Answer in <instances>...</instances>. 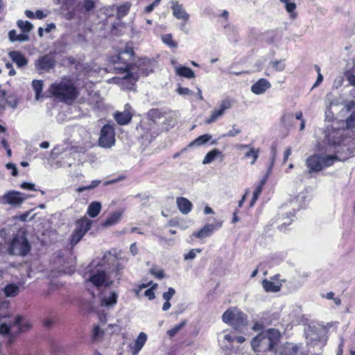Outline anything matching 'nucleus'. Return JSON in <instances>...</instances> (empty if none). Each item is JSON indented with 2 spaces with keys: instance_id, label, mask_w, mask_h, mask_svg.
Segmentation results:
<instances>
[{
  "instance_id": "nucleus-48",
  "label": "nucleus",
  "mask_w": 355,
  "mask_h": 355,
  "mask_svg": "<svg viewBox=\"0 0 355 355\" xmlns=\"http://www.w3.org/2000/svg\"><path fill=\"white\" fill-rule=\"evenodd\" d=\"M83 7L86 11H90L94 8V3L92 0H85L83 1Z\"/></svg>"
},
{
  "instance_id": "nucleus-32",
  "label": "nucleus",
  "mask_w": 355,
  "mask_h": 355,
  "mask_svg": "<svg viewBox=\"0 0 355 355\" xmlns=\"http://www.w3.org/2000/svg\"><path fill=\"white\" fill-rule=\"evenodd\" d=\"M211 138V135L205 134L203 135H201L196 138L192 143H191L190 146H200L205 144H206L207 141H209Z\"/></svg>"
},
{
  "instance_id": "nucleus-28",
  "label": "nucleus",
  "mask_w": 355,
  "mask_h": 355,
  "mask_svg": "<svg viewBox=\"0 0 355 355\" xmlns=\"http://www.w3.org/2000/svg\"><path fill=\"white\" fill-rule=\"evenodd\" d=\"M279 1L284 4L285 9L290 14L291 18H295L297 14L295 12L296 9V4L293 0H279Z\"/></svg>"
},
{
  "instance_id": "nucleus-37",
  "label": "nucleus",
  "mask_w": 355,
  "mask_h": 355,
  "mask_svg": "<svg viewBox=\"0 0 355 355\" xmlns=\"http://www.w3.org/2000/svg\"><path fill=\"white\" fill-rule=\"evenodd\" d=\"M346 125L347 129V132L349 130H351L353 132H355V112H353L349 116H348L346 119Z\"/></svg>"
},
{
  "instance_id": "nucleus-36",
  "label": "nucleus",
  "mask_w": 355,
  "mask_h": 355,
  "mask_svg": "<svg viewBox=\"0 0 355 355\" xmlns=\"http://www.w3.org/2000/svg\"><path fill=\"white\" fill-rule=\"evenodd\" d=\"M162 40L165 44L171 49H176L178 47L177 42L173 40V37L171 34H165L162 35Z\"/></svg>"
},
{
  "instance_id": "nucleus-8",
  "label": "nucleus",
  "mask_w": 355,
  "mask_h": 355,
  "mask_svg": "<svg viewBox=\"0 0 355 355\" xmlns=\"http://www.w3.org/2000/svg\"><path fill=\"white\" fill-rule=\"evenodd\" d=\"M223 321L239 329L247 323V317L245 313L236 307L228 309L222 316Z\"/></svg>"
},
{
  "instance_id": "nucleus-61",
  "label": "nucleus",
  "mask_w": 355,
  "mask_h": 355,
  "mask_svg": "<svg viewBox=\"0 0 355 355\" xmlns=\"http://www.w3.org/2000/svg\"><path fill=\"white\" fill-rule=\"evenodd\" d=\"M275 160H274V158H270V164L268 166V171H267V173H268V175H270L273 166L275 164Z\"/></svg>"
},
{
  "instance_id": "nucleus-11",
  "label": "nucleus",
  "mask_w": 355,
  "mask_h": 355,
  "mask_svg": "<svg viewBox=\"0 0 355 355\" xmlns=\"http://www.w3.org/2000/svg\"><path fill=\"white\" fill-rule=\"evenodd\" d=\"M92 224V221L87 218H83L77 221L76 228L71 235V245H76L81 240L90 230Z\"/></svg>"
},
{
  "instance_id": "nucleus-17",
  "label": "nucleus",
  "mask_w": 355,
  "mask_h": 355,
  "mask_svg": "<svg viewBox=\"0 0 355 355\" xmlns=\"http://www.w3.org/2000/svg\"><path fill=\"white\" fill-rule=\"evenodd\" d=\"M280 275H276L271 277V279L276 281L278 280L279 282H275L270 280L264 279L262 282V286L264 290L266 292H278L281 289L282 283L284 282V279H279Z\"/></svg>"
},
{
  "instance_id": "nucleus-10",
  "label": "nucleus",
  "mask_w": 355,
  "mask_h": 355,
  "mask_svg": "<svg viewBox=\"0 0 355 355\" xmlns=\"http://www.w3.org/2000/svg\"><path fill=\"white\" fill-rule=\"evenodd\" d=\"M30 249L31 246L27 239L24 235H17L12 239L8 250L10 254L25 256Z\"/></svg>"
},
{
  "instance_id": "nucleus-43",
  "label": "nucleus",
  "mask_w": 355,
  "mask_h": 355,
  "mask_svg": "<svg viewBox=\"0 0 355 355\" xmlns=\"http://www.w3.org/2000/svg\"><path fill=\"white\" fill-rule=\"evenodd\" d=\"M241 132V130L239 128H236V125H232V128L223 137H234L238 135Z\"/></svg>"
},
{
  "instance_id": "nucleus-44",
  "label": "nucleus",
  "mask_w": 355,
  "mask_h": 355,
  "mask_svg": "<svg viewBox=\"0 0 355 355\" xmlns=\"http://www.w3.org/2000/svg\"><path fill=\"white\" fill-rule=\"evenodd\" d=\"M103 332L100 329L98 326H96L93 329L92 337L95 340L102 337Z\"/></svg>"
},
{
  "instance_id": "nucleus-24",
  "label": "nucleus",
  "mask_w": 355,
  "mask_h": 355,
  "mask_svg": "<svg viewBox=\"0 0 355 355\" xmlns=\"http://www.w3.org/2000/svg\"><path fill=\"white\" fill-rule=\"evenodd\" d=\"M176 203L180 211L183 214H189L192 209V203L186 198L179 197L176 199Z\"/></svg>"
},
{
  "instance_id": "nucleus-19",
  "label": "nucleus",
  "mask_w": 355,
  "mask_h": 355,
  "mask_svg": "<svg viewBox=\"0 0 355 355\" xmlns=\"http://www.w3.org/2000/svg\"><path fill=\"white\" fill-rule=\"evenodd\" d=\"M118 294L115 291L109 294H102L100 297L101 306L105 307H113L117 302Z\"/></svg>"
},
{
  "instance_id": "nucleus-34",
  "label": "nucleus",
  "mask_w": 355,
  "mask_h": 355,
  "mask_svg": "<svg viewBox=\"0 0 355 355\" xmlns=\"http://www.w3.org/2000/svg\"><path fill=\"white\" fill-rule=\"evenodd\" d=\"M17 24L18 27L24 33L30 32L33 28V24L28 21L18 20Z\"/></svg>"
},
{
  "instance_id": "nucleus-16",
  "label": "nucleus",
  "mask_w": 355,
  "mask_h": 355,
  "mask_svg": "<svg viewBox=\"0 0 355 355\" xmlns=\"http://www.w3.org/2000/svg\"><path fill=\"white\" fill-rule=\"evenodd\" d=\"M114 118L119 125H123L128 124L132 118L131 106L129 104H125L123 111L116 112L114 114Z\"/></svg>"
},
{
  "instance_id": "nucleus-7",
  "label": "nucleus",
  "mask_w": 355,
  "mask_h": 355,
  "mask_svg": "<svg viewBox=\"0 0 355 355\" xmlns=\"http://www.w3.org/2000/svg\"><path fill=\"white\" fill-rule=\"evenodd\" d=\"M337 159L336 155H313L306 159V164L309 172H318L332 166Z\"/></svg>"
},
{
  "instance_id": "nucleus-21",
  "label": "nucleus",
  "mask_w": 355,
  "mask_h": 355,
  "mask_svg": "<svg viewBox=\"0 0 355 355\" xmlns=\"http://www.w3.org/2000/svg\"><path fill=\"white\" fill-rule=\"evenodd\" d=\"M173 15L178 19L187 22L189 19V15L187 12L182 4L178 2L173 3L172 6Z\"/></svg>"
},
{
  "instance_id": "nucleus-41",
  "label": "nucleus",
  "mask_w": 355,
  "mask_h": 355,
  "mask_svg": "<svg viewBox=\"0 0 355 355\" xmlns=\"http://www.w3.org/2000/svg\"><path fill=\"white\" fill-rule=\"evenodd\" d=\"M202 250L200 248H196L191 250L188 253L184 254V259L193 260L196 257L197 253L201 252Z\"/></svg>"
},
{
  "instance_id": "nucleus-22",
  "label": "nucleus",
  "mask_w": 355,
  "mask_h": 355,
  "mask_svg": "<svg viewBox=\"0 0 355 355\" xmlns=\"http://www.w3.org/2000/svg\"><path fill=\"white\" fill-rule=\"evenodd\" d=\"M9 57L11 58L18 67H23L27 65L28 60L19 51H12L8 53Z\"/></svg>"
},
{
  "instance_id": "nucleus-49",
  "label": "nucleus",
  "mask_w": 355,
  "mask_h": 355,
  "mask_svg": "<svg viewBox=\"0 0 355 355\" xmlns=\"http://www.w3.org/2000/svg\"><path fill=\"white\" fill-rule=\"evenodd\" d=\"M293 216H294V214L290 213L289 215H288L286 218H283V220H285V221H284L279 225V229L280 230H283L284 226L290 225L291 223V221H292V219L291 218L293 217Z\"/></svg>"
},
{
  "instance_id": "nucleus-30",
  "label": "nucleus",
  "mask_w": 355,
  "mask_h": 355,
  "mask_svg": "<svg viewBox=\"0 0 355 355\" xmlns=\"http://www.w3.org/2000/svg\"><path fill=\"white\" fill-rule=\"evenodd\" d=\"M4 293L7 297H15L19 293V287L15 284L6 285L3 289Z\"/></svg>"
},
{
  "instance_id": "nucleus-55",
  "label": "nucleus",
  "mask_w": 355,
  "mask_h": 355,
  "mask_svg": "<svg viewBox=\"0 0 355 355\" xmlns=\"http://www.w3.org/2000/svg\"><path fill=\"white\" fill-rule=\"evenodd\" d=\"M263 187V186L258 184V186L255 189V191L253 193V195L259 198L262 192Z\"/></svg>"
},
{
  "instance_id": "nucleus-53",
  "label": "nucleus",
  "mask_w": 355,
  "mask_h": 355,
  "mask_svg": "<svg viewBox=\"0 0 355 355\" xmlns=\"http://www.w3.org/2000/svg\"><path fill=\"white\" fill-rule=\"evenodd\" d=\"M17 31L15 30L10 31L8 33V37L11 42L16 41V37H17Z\"/></svg>"
},
{
  "instance_id": "nucleus-46",
  "label": "nucleus",
  "mask_w": 355,
  "mask_h": 355,
  "mask_svg": "<svg viewBox=\"0 0 355 355\" xmlns=\"http://www.w3.org/2000/svg\"><path fill=\"white\" fill-rule=\"evenodd\" d=\"M35 185L33 183L31 182H23L20 184V188L26 190H31V191H37V189L35 188Z\"/></svg>"
},
{
  "instance_id": "nucleus-15",
  "label": "nucleus",
  "mask_w": 355,
  "mask_h": 355,
  "mask_svg": "<svg viewBox=\"0 0 355 355\" xmlns=\"http://www.w3.org/2000/svg\"><path fill=\"white\" fill-rule=\"evenodd\" d=\"M277 355H308L302 349V345H295L292 343H286L281 347L277 352Z\"/></svg>"
},
{
  "instance_id": "nucleus-20",
  "label": "nucleus",
  "mask_w": 355,
  "mask_h": 355,
  "mask_svg": "<svg viewBox=\"0 0 355 355\" xmlns=\"http://www.w3.org/2000/svg\"><path fill=\"white\" fill-rule=\"evenodd\" d=\"M271 87L270 83L265 78H261L251 86V91L257 95L263 94Z\"/></svg>"
},
{
  "instance_id": "nucleus-64",
  "label": "nucleus",
  "mask_w": 355,
  "mask_h": 355,
  "mask_svg": "<svg viewBox=\"0 0 355 355\" xmlns=\"http://www.w3.org/2000/svg\"><path fill=\"white\" fill-rule=\"evenodd\" d=\"M347 80L351 85L355 87V75H350L348 76Z\"/></svg>"
},
{
  "instance_id": "nucleus-5",
  "label": "nucleus",
  "mask_w": 355,
  "mask_h": 355,
  "mask_svg": "<svg viewBox=\"0 0 355 355\" xmlns=\"http://www.w3.org/2000/svg\"><path fill=\"white\" fill-rule=\"evenodd\" d=\"M50 90L53 95L68 104L72 103L78 96L76 89L69 81L53 83L51 85Z\"/></svg>"
},
{
  "instance_id": "nucleus-31",
  "label": "nucleus",
  "mask_w": 355,
  "mask_h": 355,
  "mask_svg": "<svg viewBox=\"0 0 355 355\" xmlns=\"http://www.w3.org/2000/svg\"><path fill=\"white\" fill-rule=\"evenodd\" d=\"M68 144H62L55 146L51 150V157L53 158L64 153L67 149Z\"/></svg>"
},
{
  "instance_id": "nucleus-3",
  "label": "nucleus",
  "mask_w": 355,
  "mask_h": 355,
  "mask_svg": "<svg viewBox=\"0 0 355 355\" xmlns=\"http://www.w3.org/2000/svg\"><path fill=\"white\" fill-rule=\"evenodd\" d=\"M280 336L278 329H268L255 336L251 345L254 352H267L272 350L277 345Z\"/></svg>"
},
{
  "instance_id": "nucleus-45",
  "label": "nucleus",
  "mask_w": 355,
  "mask_h": 355,
  "mask_svg": "<svg viewBox=\"0 0 355 355\" xmlns=\"http://www.w3.org/2000/svg\"><path fill=\"white\" fill-rule=\"evenodd\" d=\"M175 293V290L173 288H169L167 292L163 293V299L166 301H169Z\"/></svg>"
},
{
  "instance_id": "nucleus-60",
  "label": "nucleus",
  "mask_w": 355,
  "mask_h": 355,
  "mask_svg": "<svg viewBox=\"0 0 355 355\" xmlns=\"http://www.w3.org/2000/svg\"><path fill=\"white\" fill-rule=\"evenodd\" d=\"M100 180H93L89 185H88L89 190L93 189L98 186Z\"/></svg>"
},
{
  "instance_id": "nucleus-39",
  "label": "nucleus",
  "mask_w": 355,
  "mask_h": 355,
  "mask_svg": "<svg viewBox=\"0 0 355 355\" xmlns=\"http://www.w3.org/2000/svg\"><path fill=\"white\" fill-rule=\"evenodd\" d=\"M150 273L158 279H162L165 276L164 270L157 266L152 267L150 269Z\"/></svg>"
},
{
  "instance_id": "nucleus-27",
  "label": "nucleus",
  "mask_w": 355,
  "mask_h": 355,
  "mask_svg": "<svg viewBox=\"0 0 355 355\" xmlns=\"http://www.w3.org/2000/svg\"><path fill=\"white\" fill-rule=\"evenodd\" d=\"M101 210V202L97 201H93L89 205L87 213L90 217L95 218L99 214Z\"/></svg>"
},
{
  "instance_id": "nucleus-52",
  "label": "nucleus",
  "mask_w": 355,
  "mask_h": 355,
  "mask_svg": "<svg viewBox=\"0 0 355 355\" xmlns=\"http://www.w3.org/2000/svg\"><path fill=\"white\" fill-rule=\"evenodd\" d=\"M29 40V37L24 34L22 33V34H19L17 35V37H16V41H19V42H26V41H28Z\"/></svg>"
},
{
  "instance_id": "nucleus-59",
  "label": "nucleus",
  "mask_w": 355,
  "mask_h": 355,
  "mask_svg": "<svg viewBox=\"0 0 355 355\" xmlns=\"http://www.w3.org/2000/svg\"><path fill=\"white\" fill-rule=\"evenodd\" d=\"M322 80H323L322 75L321 74V73H318L317 80H316L315 83H314V85H313L312 89L318 86V85L322 83Z\"/></svg>"
},
{
  "instance_id": "nucleus-1",
  "label": "nucleus",
  "mask_w": 355,
  "mask_h": 355,
  "mask_svg": "<svg viewBox=\"0 0 355 355\" xmlns=\"http://www.w3.org/2000/svg\"><path fill=\"white\" fill-rule=\"evenodd\" d=\"M134 55L133 49L131 46L126 45L124 49L121 50L117 55L111 58V62L113 63H122V67H115L116 73H125V75L123 79L128 81L132 86L138 80L140 75L146 76L148 72L146 71L143 68L139 69V72H134L133 69L130 70L128 62L130 61Z\"/></svg>"
},
{
  "instance_id": "nucleus-58",
  "label": "nucleus",
  "mask_w": 355,
  "mask_h": 355,
  "mask_svg": "<svg viewBox=\"0 0 355 355\" xmlns=\"http://www.w3.org/2000/svg\"><path fill=\"white\" fill-rule=\"evenodd\" d=\"M291 154V148L290 147H288L284 152V159H283L284 163H285L288 160Z\"/></svg>"
},
{
  "instance_id": "nucleus-54",
  "label": "nucleus",
  "mask_w": 355,
  "mask_h": 355,
  "mask_svg": "<svg viewBox=\"0 0 355 355\" xmlns=\"http://www.w3.org/2000/svg\"><path fill=\"white\" fill-rule=\"evenodd\" d=\"M76 17L75 10L69 11L64 15V18L67 20H71L74 19Z\"/></svg>"
},
{
  "instance_id": "nucleus-42",
  "label": "nucleus",
  "mask_w": 355,
  "mask_h": 355,
  "mask_svg": "<svg viewBox=\"0 0 355 355\" xmlns=\"http://www.w3.org/2000/svg\"><path fill=\"white\" fill-rule=\"evenodd\" d=\"M270 64L274 68L276 71H282L285 69V64H284L282 60H275L271 61Z\"/></svg>"
},
{
  "instance_id": "nucleus-2",
  "label": "nucleus",
  "mask_w": 355,
  "mask_h": 355,
  "mask_svg": "<svg viewBox=\"0 0 355 355\" xmlns=\"http://www.w3.org/2000/svg\"><path fill=\"white\" fill-rule=\"evenodd\" d=\"M83 278L88 290L92 286L98 289L101 287L110 286L113 284V280L110 279L107 272L106 266L102 264L89 265L83 274Z\"/></svg>"
},
{
  "instance_id": "nucleus-62",
  "label": "nucleus",
  "mask_w": 355,
  "mask_h": 355,
  "mask_svg": "<svg viewBox=\"0 0 355 355\" xmlns=\"http://www.w3.org/2000/svg\"><path fill=\"white\" fill-rule=\"evenodd\" d=\"M123 266L122 265L119 264V263H117V265L116 266V276L117 277V279H120V278H121V277H120L119 272H120L121 270H123Z\"/></svg>"
},
{
  "instance_id": "nucleus-29",
  "label": "nucleus",
  "mask_w": 355,
  "mask_h": 355,
  "mask_svg": "<svg viewBox=\"0 0 355 355\" xmlns=\"http://www.w3.org/2000/svg\"><path fill=\"white\" fill-rule=\"evenodd\" d=\"M223 156V153L218 149H213L207 153L204 159L202 160L203 164H207L212 162L217 157Z\"/></svg>"
},
{
  "instance_id": "nucleus-18",
  "label": "nucleus",
  "mask_w": 355,
  "mask_h": 355,
  "mask_svg": "<svg viewBox=\"0 0 355 355\" xmlns=\"http://www.w3.org/2000/svg\"><path fill=\"white\" fill-rule=\"evenodd\" d=\"M221 226H222L221 222L217 223L216 225L207 224L198 232H193V236L196 238L201 239L207 238L208 236H210L212 234L215 228H216V227L220 228Z\"/></svg>"
},
{
  "instance_id": "nucleus-57",
  "label": "nucleus",
  "mask_w": 355,
  "mask_h": 355,
  "mask_svg": "<svg viewBox=\"0 0 355 355\" xmlns=\"http://www.w3.org/2000/svg\"><path fill=\"white\" fill-rule=\"evenodd\" d=\"M46 17V15L44 14V12L40 10H37L35 13V17L39 19H42Z\"/></svg>"
},
{
  "instance_id": "nucleus-51",
  "label": "nucleus",
  "mask_w": 355,
  "mask_h": 355,
  "mask_svg": "<svg viewBox=\"0 0 355 355\" xmlns=\"http://www.w3.org/2000/svg\"><path fill=\"white\" fill-rule=\"evenodd\" d=\"M144 295L150 300H153L155 297V293L153 291V289L149 288L144 292Z\"/></svg>"
},
{
  "instance_id": "nucleus-26",
  "label": "nucleus",
  "mask_w": 355,
  "mask_h": 355,
  "mask_svg": "<svg viewBox=\"0 0 355 355\" xmlns=\"http://www.w3.org/2000/svg\"><path fill=\"white\" fill-rule=\"evenodd\" d=\"M175 74L179 76L184 77L189 79L193 78L195 77V74L193 70L184 66H176L175 67Z\"/></svg>"
},
{
  "instance_id": "nucleus-14",
  "label": "nucleus",
  "mask_w": 355,
  "mask_h": 355,
  "mask_svg": "<svg viewBox=\"0 0 355 355\" xmlns=\"http://www.w3.org/2000/svg\"><path fill=\"white\" fill-rule=\"evenodd\" d=\"M55 65V57L51 54L41 56L35 62V68L40 73L49 72Z\"/></svg>"
},
{
  "instance_id": "nucleus-38",
  "label": "nucleus",
  "mask_w": 355,
  "mask_h": 355,
  "mask_svg": "<svg viewBox=\"0 0 355 355\" xmlns=\"http://www.w3.org/2000/svg\"><path fill=\"white\" fill-rule=\"evenodd\" d=\"M259 149L250 148V150H248L245 154L244 157L245 158L252 157V160L250 162V164L252 165H253L255 163V162L257 161V158L259 157Z\"/></svg>"
},
{
  "instance_id": "nucleus-12",
  "label": "nucleus",
  "mask_w": 355,
  "mask_h": 355,
  "mask_svg": "<svg viewBox=\"0 0 355 355\" xmlns=\"http://www.w3.org/2000/svg\"><path fill=\"white\" fill-rule=\"evenodd\" d=\"M115 144V132L112 125L106 124L103 126L98 139V145L105 148H110Z\"/></svg>"
},
{
  "instance_id": "nucleus-35",
  "label": "nucleus",
  "mask_w": 355,
  "mask_h": 355,
  "mask_svg": "<svg viewBox=\"0 0 355 355\" xmlns=\"http://www.w3.org/2000/svg\"><path fill=\"white\" fill-rule=\"evenodd\" d=\"M32 86L35 92V98L38 100L40 98V93L43 88V81L40 80H34L32 82Z\"/></svg>"
},
{
  "instance_id": "nucleus-63",
  "label": "nucleus",
  "mask_w": 355,
  "mask_h": 355,
  "mask_svg": "<svg viewBox=\"0 0 355 355\" xmlns=\"http://www.w3.org/2000/svg\"><path fill=\"white\" fill-rule=\"evenodd\" d=\"M224 340L232 343L234 340V336H232L230 334H225L224 335Z\"/></svg>"
},
{
  "instance_id": "nucleus-50",
  "label": "nucleus",
  "mask_w": 355,
  "mask_h": 355,
  "mask_svg": "<svg viewBox=\"0 0 355 355\" xmlns=\"http://www.w3.org/2000/svg\"><path fill=\"white\" fill-rule=\"evenodd\" d=\"M177 92L180 95H190L192 94V91L187 87H180L178 88Z\"/></svg>"
},
{
  "instance_id": "nucleus-47",
  "label": "nucleus",
  "mask_w": 355,
  "mask_h": 355,
  "mask_svg": "<svg viewBox=\"0 0 355 355\" xmlns=\"http://www.w3.org/2000/svg\"><path fill=\"white\" fill-rule=\"evenodd\" d=\"M6 167L7 168V169L12 171L11 174H12V176H17V175L18 170H17V168L15 164H14L13 163H10H10H8L6 165Z\"/></svg>"
},
{
  "instance_id": "nucleus-40",
  "label": "nucleus",
  "mask_w": 355,
  "mask_h": 355,
  "mask_svg": "<svg viewBox=\"0 0 355 355\" xmlns=\"http://www.w3.org/2000/svg\"><path fill=\"white\" fill-rule=\"evenodd\" d=\"M186 324L185 321L175 325L172 329L167 331V334L170 337H173Z\"/></svg>"
},
{
  "instance_id": "nucleus-13",
  "label": "nucleus",
  "mask_w": 355,
  "mask_h": 355,
  "mask_svg": "<svg viewBox=\"0 0 355 355\" xmlns=\"http://www.w3.org/2000/svg\"><path fill=\"white\" fill-rule=\"evenodd\" d=\"M233 105V101L230 98H225L218 103V107L214 108L211 113L210 116L205 121L206 124H211L222 117L225 111L230 110Z\"/></svg>"
},
{
  "instance_id": "nucleus-25",
  "label": "nucleus",
  "mask_w": 355,
  "mask_h": 355,
  "mask_svg": "<svg viewBox=\"0 0 355 355\" xmlns=\"http://www.w3.org/2000/svg\"><path fill=\"white\" fill-rule=\"evenodd\" d=\"M147 340V335L144 332L139 333L133 347L132 355H137Z\"/></svg>"
},
{
  "instance_id": "nucleus-56",
  "label": "nucleus",
  "mask_w": 355,
  "mask_h": 355,
  "mask_svg": "<svg viewBox=\"0 0 355 355\" xmlns=\"http://www.w3.org/2000/svg\"><path fill=\"white\" fill-rule=\"evenodd\" d=\"M130 252L132 253V254L133 256H135L136 254H137L138 253V249L137 248V245H136V243H133L130 245Z\"/></svg>"
},
{
  "instance_id": "nucleus-4",
  "label": "nucleus",
  "mask_w": 355,
  "mask_h": 355,
  "mask_svg": "<svg viewBox=\"0 0 355 355\" xmlns=\"http://www.w3.org/2000/svg\"><path fill=\"white\" fill-rule=\"evenodd\" d=\"M28 322L21 315H8L0 319V334L19 333L29 328Z\"/></svg>"
},
{
  "instance_id": "nucleus-23",
  "label": "nucleus",
  "mask_w": 355,
  "mask_h": 355,
  "mask_svg": "<svg viewBox=\"0 0 355 355\" xmlns=\"http://www.w3.org/2000/svg\"><path fill=\"white\" fill-rule=\"evenodd\" d=\"M124 209H120L111 213L110 216L103 223V226L110 227L117 224L120 221Z\"/></svg>"
},
{
  "instance_id": "nucleus-6",
  "label": "nucleus",
  "mask_w": 355,
  "mask_h": 355,
  "mask_svg": "<svg viewBox=\"0 0 355 355\" xmlns=\"http://www.w3.org/2000/svg\"><path fill=\"white\" fill-rule=\"evenodd\" d=\"M347 135V130L332 127L327 129L326 140L329 145L331 146H347V149H349L352 147L351 142H353L352 145H354L355 143L354 142V139H351Z\"/></svg>"
},
{
  "instance_id": "nucleus-33",
  "label": "nucleus",
  "mask_w": 355,
  "mask_h": 355,
  "mask_svg": "<svg viewBox=\"0 0 355 355\" xmlns=\"http://www.w3.org/2000/svg\"><path fill=\"white\" fill-rule=\"evenodd\" d=\"M130 8V5L129 3H125L124 4L117 6V18L120 19L125 16L128 14Z\"/></svg>"
},
{
  "instance_id": "nucleus-9",
  "label": "nucleus",
  "mask_w": 355,
  "mask_h": 355,
  "mask_svg": "<svg viewBox=\"0 0 355 355\" xmlns=\"http://www.w3.org/2000/svg\"><path fill=\"white\" fill-rule=\"evenodd\" d=\"M30 197L26 193L11 190L0 196V204L10 205L12 207H19L24 202Z\"/></svg>"
}]
</instances>
